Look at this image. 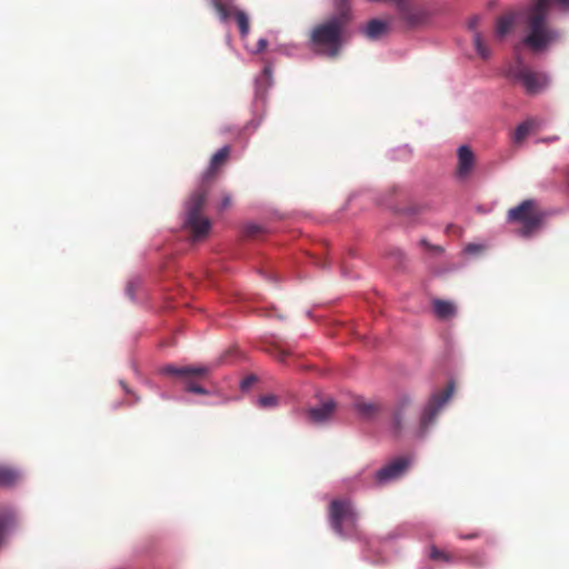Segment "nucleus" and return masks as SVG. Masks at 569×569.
I'll use <instances>...</instances> for the list:
<instances>
[{
    "label": "nucleus",
    "instance_id": "0eeeda50",
    "mask_svg": "<svg viewBox=\"0 0 569 569\" xmlns=\"http://www.w3.org/2000/svg\"><path fill=\"white\" fill-rule=\"evenodd\" d=\"M453 391L455 382L449 381L442 391H438L431 395L420 417V427L422 431H426L429 426L432 425L439 411L452 397Z\"/></svg>",
    "mask_w": 569,
    "mask_h": 569
},
{
    "label": "nucleus",
    "instance_id": "20e7f679",
    "mask_svg": "<svg viewBox=\"0 0 569 569\" xmlns=\"http://www.w3.org/2000/svg\"><path fill=\"white\" fill-rule=\"evenodd\" d=\"M543 219V211L539 208L538 202L532 199L523 200L507 211V221L520 224L519 234L523 238L535 234L541 228Z\"/></svg>",
    "mask_w": 569,
    "mask_h": 569
},
{
    "label": "nucleus",
    "instance_id": "2eb2a0df",
    "mask_svg": "<svg viewBox=\"0 0 569 569\" xmlns=\"http://www.w3.org/2000/svg\"><path fill=\"white\" fill-rule=\"evenodd\" d=\"M475 164V157L472 151L467 146H461L458 149V176L466 178L470 174Z\"/></svg>",
    "mask_w": 569,
    "mask_h": 569
},
{
    "label": "nucleus",
    "instance_id": "412c9836",
    "mask_svg": "<svg viewBox=\"0 0 569 569\" xmlns=\"http://www.w3.org/2000/svg\"><path fill=\"white\" fill-rule=\"evenodd\" d=\"M462 562L467 563L468 566L472 568H483L487 565V557L483 551H472L466 556H462Z\"/></svg>",
    "mask_w": 569,
    "mask_h": 569
},
{
    "label": "nucleus",
    "instance_id": "a211bd4d",
    "mask_svg": "<svg viewBox=\"0 0 569 569\" xmlns=\"http://www.w3.org/2000/svg\"><path fill=\"white\" fill-rule=\"evenodd\" d=\"M413 403V399L409 395H402L399 397L396 410L393 413V425L397 431L402 427L403 415Z\"/></svg>",
    "mask_w": 569,
    "mask_h": 569
},
{
    "label": "nucleus",
    "instance_id": "dca6fc26",
    "mask_svg": "<svg viewBox=\"0 0 569 569\" xmlns=\"http://www.w3.org/2000/svg\"><path fill=\"white\" fill-rule=\"evenodd\" d=\"M429 13L419 7L403 8L401 18L410 26L416 27L427 21Z\"/></svg>",
    "mask_w": 569,
    "mask_h": 569
},
{
    "label": "nucleus",
    "instance_id": "2f4dec72",
    "mask_svg": "<svg viewBox=\"0 0 569 569\" xmlns=\"http://www.w3.org/2000/svg\"><path fill=\"white\" fill-rule=\"evenodd\" d=\"M267 44L268 42L266 39H260L257 43V52L263 51L267 48Z\"/></svg>",
    "mask_w": 569,
    "mask_h": 569
},
{
    "label": "nucleus",
    "instance_id": "f257e3e1",
    "mask_svg": "<svg viewBox=\"0 0 569 569\" xmlns=\"http://www.w3.org/2000/svg\"><path fill=\"white\" fill-rule=\"evenodd\" d=\"M551 2L569 10V0H528L525 6V36L521 43L533 53L546 52L563 39V32L548 21Z\"/></svg>",
    "mask_w": 569,
    "mask_h": 569
},
{
    "label": "nucleus",
    "instance_id": "473e14b6",
    "mask_svg": "<svg viewBox=\"0 0 569 569\" xmlns=\"http://www.w3.org/2000/svg\"><path fill=\"white\" fill-rule=\"evenodd\" d=\"M393 253L399 259H401L403 257V253L400 250H395Z\"/></svg>",
    "mask_w": 569,
    "mask_h": 569
},
{
    "label": "nucleus",
    "instance_id": "39448f33",
    "mask_svg": "<svg viewBox=\"0 0 569 569\" xmlns=\"http://www.w3.org/2000/svg\"><path fill=\"white\" fill-rule=\"evenodd\" d=\"M506 76L511 81L520 83L526 93L530 96L539 94L546 90L550 83L548 74L533 71L519 56H517L513 62L508 67Z\"/></svg>",
    "mask_w": 569,
    "mask_h": 569
},
{
    "label": "nucleus",
    "instance_id": "6e6552de",
    "mask_svg": "<svg viewBox=\"0 0 569 569\" xmlns=\"http://www.w3.org/2000/svg\"><path fill=\"white\" fill-rule=\"evenodd\" d=\"M211 2L221 21H227L229 18L233 17L239 27L241 37H246L249 33V18L244 11L234 7L233 0H211Z\"/></svg>",
    "mask_w": 569,
    "mask_h": 569
},
{
    "label": "nucleus",
    "instance_id": "b1692460",
    "mask_svg": "<svg viewBox=\"0 0 569 569\" xmlns=\"http://www.w3.org/2000/svg\"><path fill=\"white\" fill-rule=\"evenodd\" d=\"M279 398L274 395H264L261 396L258 400V403L261 408H273L278 405Z\"/></svg>",
    "mask_w": 569,
    "mask_h": 569
},
{
    "label": "nucleus",
    "instance_id": "4468645a",
    "mask_svg": "<svg viewBox=\"0 0 569 569\" xmlns=\"http://www.w3.org/2000/svg\"><path fill=\"white\" fill-rule=\"evenodd\" d=\"M428 557L432 561L442 562L446 565H456L462 562V555L455 551L440 549L436 545L429 546Z\"/></svg>",
    "mask_w": 569,
    "mask_h": 569
},
{
    "label": "nucleus",
    "instance_id": "cd10ccee",
    "mask_svg": "<svg viewBox=\"0 0 569 569\" xmlns=\"http://www.w3.org/2000/svg\"><path fill=\"white\" fill-rule=\"evenodd\" d=\"M421 244H422L426 249H428V250H430V251H433L435 253H440V252L442 251L441 247H439V246H432V244H430L426 239H422V240H421Z\"/></svg>",
    "mask_w": 569,
    "mask_h": 569
},
{
    "label": "nucleus",
    "instance_id": "4be33fe9",
    "mask_svg": "<svg viewBox=\"0 0 569 569\" xmlns=\"http://www.w3.org/2000/svg\"><path fill=\"white\" fill-rule=\"evenodd\" d=\"M19 479V473L11 467L0 466V486H13Z\"/></svg>",
    "mask_w": 569,
    "mask_h": 569
},
{
    "label": "nucleus",
    "instance_id": "393cba45",
    "mask_svg": "<svg viewBox=\"0 0 569 569\" xmlns=\"http://www.w3.org/2000/svg\"><path fill=\"white\" fill-rule=\"evenodd\" d=\"M184 390L188 392H193L198 395H208V390L196 383L194 381L187 379L184 383Z\"/></svg>",
    "mask_w": 569,
    "mask_h": 569
},
{
    "label": "nucleus",
    "instance_id": "c85d7f7f",
    "mask_svg": "<svg viewBox=\"0 0 569 569\" xmlns=\"http://www.w3.org/2000/svg\"><path fill=\"white\" fill-rule=\"evenodd\" d=\"M458 537L460 539H465V540L477 539V538L481 537V532L480 531H473V532L467 533V535L458 533Z\"/></svg>",
    "mask_w": 569,
    "mask_h": 569
},
{
    "label": "nucleus",
    "instance_id": "f3484780",
    "mask_svg": "<svg viewBox=\"0 0 569 569\" xmlns=\"http://www.w3.org/2000/svg\"><path fill=\"white\" fill-rule=\"evenodd\" d=\"M389 29V24L379 19H371L363 28V34L369 40H378L382 38Z\"/></svg>",
    "mask_w": 569,
    "mask_h": 569
},
{
    "label": "nucleus",
    "instance_id": "423d86ee",
    "mask_svg": "<svg viewBox=\"0 0 569 569\" xmlns=\"http://www.w3.org/2000/svg\"><path fill=\"white\" fill-rule=\"evenodd\" d=\"M329 521L333 531L346 537L356 529L358 515L349 499H335L329 505Z\"/></svg>",
    "mask_w": 569,
    "mask_h": 569
},
{
    "label": "nucleus",
    "instance_id": "bb28decb",
    "mask_svg": "<svg viewBox=\"0 0 569 569\" xmlns=\"http://www.w3.org/2000/svg\"><path fill=\"white\" fill-rule=\"evenodd\" d=\"M244 236L249 238H256L262 232V228L259 224L250 223L244 227Z\"/></svg>",
    "mask_w": 569,
    "mask_h": 569
},
{
    "label": "nucleus",
    "instance_id": "9d476101",
    "mask_svg": "<svg viewBox=\"0 0 569 569\" xmlns=\"http://www.w3.org/2000/svg\"><path fill=\"white\" fill-rule=\"evenodd\" d=\"M214 366L199 365V366H184L177 367L174 365H166L160 369V372L166 376H178V377H197L206 378L212 371Z\"/></svg>",
    "mask_w": 569,
    "mask_h": 569
},
{
    "label": "nucleus",
    "instance_id": "aec40b11",
    "mask_svg": "<svg viewBox=\"0 0 569 569\" xmlns=\"http://www.w3.org/2000/svg\"><path fill=\"white\" fill-rule=\"evenodd\" d=\"M355 408L359 412V415H361L363 418L371 419L376 415H378V412L381 409V406L379 402H368L365 400H357L355 403Z\"/></svg>",
    "mask_w": 569,
    "mask_h": 569
},
{
    "label": "nucleus",
    "instance_id": "f8f14e48",
    "mask_svg": "<svg viewBox=\"0 0 569 569\" xmlns=\"http://www.w3.org/2000/svg\"><path fill=\"white\" fill-rule=\"evenodd\" d=\"M336 407V402L329 399L317 407L309 408L307 418L310 422L317 425L327 422L333 416Z\"/></svg>",
    "mask_w": 569,
    "mask_h": 569
},
{
    "label": "nucleus",
    "instance_id": "1a4fd4ad",
    "mask_svg": "<svg viewBox=\"0 0 569 569\" xmlns=\"http://www.w3.org/2000/svg\"><path fill=\"white\" fill-rule=\"evenodd\" d=\"M523 10L525 7L518 11L510 10L497 18L493 30L497 40L502 41L509 33L513 31L518 18H522V22L525 23Z\"/></svg>",
    "mask_w": 569,
    "mask_h": 569
},
{
    "label": "nucleus",
    "instance_id": "9b49d317",
    "mask_svg": "<svg viewBox=\"0 0 569 569\" xmlns=\"http://www.w3.org/2000/svg\"><path fill=\"white\" fill-rule=\"evenodd\" d=\"M409 461L405 457H400L386 465L377 471L376 480L378 483H386L400 478L408 468Z\"/></svg>",
    "mask_w": 569,
    "mask_h": 569
},
{
    "label": "nucleus",
    "instance_id": "6ab92c4d",
    "mask_svg": "<svg viewBox=\"0 0 569 569\" xmlns=\"http://www.w3.org/2000/svg\"><path fill=\"white\" fill-rule=\"evenodd\" d=\"M432 310L439 319L452 318L457 312L456 306L452 302L442 299H435L432 301Z\"/></svg>",
    "mask_w": 569,
    "mask_h": 569
},
{
    "label": "nucleus",
    "instance_id": "f03ea898",
    "mask_svg": "<svg viewBox=\"0 0 569 569\" xmlns=\"http://www.w3.org/2000/svg\"><path fill=\"white\" fill-rule=\"evenodd\" d=\"M230 153L228 146L218 150L210 160L209 168L202 177V184L189 198L186 207L184 226L193 239L206 237L210 230V220L202 214L207 201L208 186L217 176L218 171L226 164Z\"/></svg>",
    "mask_w": 569,
    "mask_h": 569
},
{
    "label": "nucleus",
    "instance_id": "ddd939ff",
    "mask_svg": "<svg viewBox=\"0 0 569 569\" xmlns=\"http://www.w3.org/2000/svg\"><path fill=\"white\" fill-rule=\"evenodd\" d=\"M479 23H480V17L473 16L468 20V29L473 31L472 42H473V47H475L477 53L483 60H487L490 58L491 51L488 48V46L486 44L481 33L479 31H477Z\"/></svg>",
    "mask_w": 569,
    "mask_h": 569
},
{
    "label": "nucleus",
    "instance_id": "a878e982",
    "mask_svg": "<svg viewBox=\"0 0 569 569\" xmlns=\"http://www.w3.org/2000/svg\"><path fill=\"white\" fill-rule=\"evenodd\" d=\"M268 352L278 359L279 361H284L286 357L289 355V351L279 346H272L268 349Z\"/></svg>",
    "mask_w": 569,
    "mask_h": 569
},
{
    "label": "nucleus",
    "instance_id": "5701e85b",
    "mask_svg": "<svg viewBox=\"0 0 569 569\" xmlns=\"http://www.w3.org/2000/svg\"><path fill=\"white\" fill-rule=\"evenodd\" d=\"M533 127V121L532 120H527L522 123H520L513 134H512V140L515 143H521L527 137L528 134L530 133L531 129Z\"/></svg>",
    "mask_w": 569,
    "mask_h": 569
},
{
    "label": "nucleus",
    "instance_id": "7c9ffc66",
    "mask_svg": "<svg viewBox=\"0 0 569 569\" xmlns=\"http://www.w3.org/2000/svg\"><path fill=\"white\" fill-rule=\"evenodd\" d=\"M231 204V197L229 194H224L221 200V209L224 210L229 208Z\"/></svg>",
    "mask_w": 569,
    "mask_h": 569
},
{
    "label": "nucleus",
    "instance_id": "7ed1b4c3",
    "mask_svg": "<svg viewBox=\"0 0 569 569\" xmlns=\"http://www.w3.org/2000/svg\"><path fill=\"white\" fill-rule=\"evenodd\" d=\"M351 18L349 0H335V13L316 24L310 32L309 41L315 51L329 58L337 57Z\"/></svg>",
    "mask_w": 569,
    "mask_h": 569
},
{
    "label": "nucleus",
    "instance_id": "c756f323",
    "mask_svg": "<svg viewBox=\"0 0 569 569\" xmlns=\"http://www.w3.org/2000/svg\"><path fill=\"white\" fill-rule=\"evenodd\" d=\"M256 381V377L253 376H249L247 378H244L241 382V388L242 389H247L249 388V386H251L253 382Z\"/></svg>",
    "mask_w": 569,
    "mask_h": 569
}]
</instances>
